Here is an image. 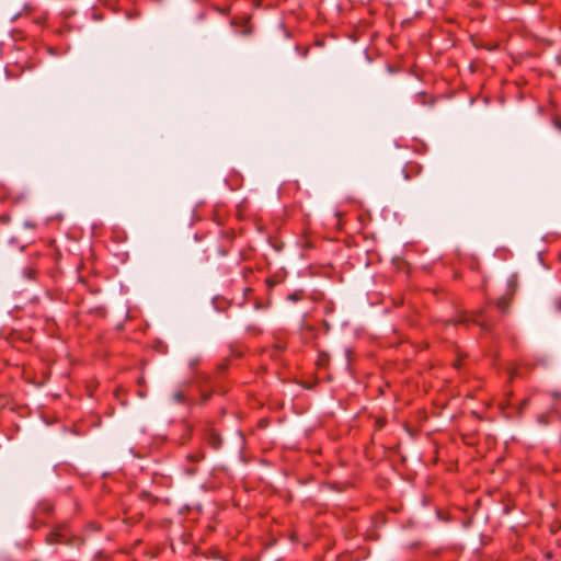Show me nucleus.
I'll list each match as a JSON object with an SVG mask.
<instances>
[{"mask_svg": "<svg viewBox=\"0 0 561 561\" xmlns=\"http://www.w3.org/2000/svg\"><path fill=\"white\" fill-rule=\"evenodd\" d=\"M304 298H305V291L302 289L295 290L294 293H291L287 296V299L293 302L302 300Z\"/></svg>", "mask_w": 561, "mask_h": 561, "instance_id": "3", "label": "nucleus"}, {"mask_svg": "<svg viewBox=\"0 0 561 561\" xmlns=\"http://www.w3.org/2000/svg\"><path fill=\"white\" fill-rule=\"evenodd\" d=\"M553 125H554L559 130H561V119H560V118H554V119H553Z\"/></svg>", "mask_w": 561, "mask_h": 561, "instance_id": "9", "label": "nucleus"}, {"mask_svg": "<svg viewBox=\"0 0 561 561\" xmlns=\"http://www.w3.org/2000/svg\"><path fill=\"white\" fill-rule=\"evenodd\" d=\"M245 330H247L248 333H250L252 335H257V334H260L262 332V330L257 325H255V324L248 325L245 328Z\"/></svg>", "mask_w": 561, "mask_h": 561, "instance_id": "6", "label": "nucleus"}, {"mask_svg": "<svg viewBox=\"0 0 561 561\" xmlns=\"http://www.w3.org/2000/svg\"><path fill=\"white\" fill-rule=\"evenodd\" d=\"M45 21H46L45 15H41L39 18L36 19V23H38V24H43V23H45Z\"/></svg>", "mask_w": 561, "mask_h": 561, "instance_id": "10", "label": "nucleus"}, {"mask_svg": "<svg viewBox=\"0 0 561 561\" xmlns=\"http://www.w3.org/2000/svg\"><path fill=\"white\" fill-rule=\"evenodd\" d=\"M557 308L561 309V301H557Z\"/></svg>", "mask_w": 561, "mask_h": 561, "instance_id": "13", "label": "nucleus"}, {"mask_svg": "<svg viewBox=\"0 0 561 561\" xmlns=\"http://www.w3.org/2000/svg\"><path fill=\"white\" fill-rule=\"evenodd\" d=\"M480 316L478 314H474V316H471L467 312H462V313H459L458 316H456L454 319H450V320H447L445 322V325L448 327V325H454V327H458V325H461V324H468L469 322H472V323H476L478 325H480L481 328L483 329H489V325L485 321H481L479 319Z\"/></svg>", "mask_w": 561, "mask_h": 561, "instance_id": "1", "label": "nucleus"}, {"mask_svg": "<svg viewBox=\"0 0 561 561\" xmlns=\"http://www.w3.org/2000/svg\"><path fill=\"white\" fill-rule=\"evenodd\" d=\"M497 306L500 308L504 309L506 307L505 300L504 299H500L499 302H497Z\"/></svg>", "mask_w": 561, "mask_h": 561, "instance_id": "11", "label": "nucleus"}, {"mask_svg": "<svg viewBox=\"0 0 561 561\" xmlns=\"http://www.w3.org/2000/svg\"><path fill=\"white\" fill-rule=\"evenodd\" d=\"M421 170H422V168L417 162L410 161L404 165V168L402 169V172L404 174V179L410 180L411 178L420 174Z\"/></svg>", "mask_w": 561, "mask_h": 561, "instance_id": "2", "label": "nucleus"}, {"mask_svg": "<svg viewBox=\"0 0 561 561\" xmlns=\"http://www.w3.org/2000/svg\"><path fill=\"white\" fill-rule=\"evenodd\" d=\"M199 362H201V359L198 357H195V358L191 359L190 366L192 368H194L195 366H197L199 364Z\"/></svg>", "mask_w": 561, "mask_h": 561, "instance_id": "8", "label": "nucleus"}, {"mask_svg": "<svg viewBox=\"0 0 561 561\" xmlns=\"http://www.w3.org/2000/svg\"><path fill=\"white\" fill-rule=\"evenodd\" d=\"M173 400L179 402V403H184L185 402L184 392L183 391H175L173 393Z\"/></svg>", "mask_w": 561, "mask_h": 561, "instance_id": "7", "label": "nucleus"}, {"mask_svg": "<svg viewBox=\"0 0 561 561\" xmlns=\"http://www.w3.org/2000/svg\"><path fill=\"white\" fill-rule=\"evenodd\" d=\"M528 404H529V399L528 398H526V399H524V400H522L519 402V404L517 407L518 415H522L524 413V411L527 409Z\"/></svg>", "mask_w": 561, "mask_h": 561, "instance_id": "5", "label": "nucleus"}, {"mask_svg": "<svg viewBox=\"0 0 561 561\" xmlns=\"http://www.w3.org/2000/svg\"><path fill=\"white\" fill-rule=\"evenodd\" d=\"M202 459H204V454L203 453H194V454H190L187 455V460L192 461V462H198L201 461Z\"/></svg>", "mask_w": 561, "mask_h": 561, "instance_id": "4", "label": "nucleus"}, {"mask_svg": "<svg viewBox=\"0 0 561 561\" xmlns=\"http://www.w3.org/2000/svg\"><path fill=\"white\" fill-rule=\"evenodd\" d=\"M55 536H57V535H56V534H50V535L48 536V540H49V542H53V538H54Z\"/></svg>", "mask_w": 561, "mask_h": 561, "instance_id": "12", "label": "nucleus"}]
</instances>
